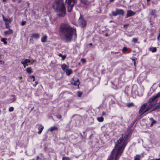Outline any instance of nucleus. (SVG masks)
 <instances>
[{
    "label": "nucleus",
    "instance_id": "nucleus-1",
    "mask_svg": "<svg viewBox=\"0 0 160 160\" xmlns=\"http://www.w3.org/2000/svg\"><path fill=\"white\" fill-rule=\"evenodd\" d=\"M119 140L117 141V143L115 144V148L112 151V155L108 160H113L114 157L115 158L117 157V160H118L122 151L124 149L128 142V135H126L123 137L122 135Z\"/></svg>",
    "mask_w": 160,
    "mask_h": 160
},
{
    "label": "nucleus",
    "instance_id": "nucleus-2",
    "mask_svg": "<svg viewBox=\"0 0 160 160\" xmlns=\"http://www.w3.org/2000/svg\"><path fill=\"white\" fill-rule=\"evenodd\" d=\"M59 32L62 35L67 42H70L74 33L76 35V29L72 27L68 23H62L60 26Z\"/></svg>",
    "mask_w": 160,
    "mask_h": 160
},
{
    "label": "nucleus",
    "instance_id": "nucleus-3",
    "mask_svg": "<svg viewBox=\"0 0 160 160\" xmlns=\"http://www.w3.org/2000/svg\"><path fill=\"white\" fill-rule=\"evenodd\" d=\"M53 7L59 17H64L66 14V8L63 0H55L53 4Z\"/></svg>",
    "mask_w": 160,
    "mask_h": 160
},
{
    "label": "nucleus",
    "instance_id": "nucleus-4",
    "mask_svg": "<svg viewBox=\"0 0 160 160\" xmlns=\"http://www.w3.org/2000/svg\"><path fill=\"white\" fill-rule=\"evenodd\" d=\"M160 97V92L158 93L156 95L152 96L150 98L148 101V103H149V105L146 108V109L143 112L142 114V115L143 113L149 110L152 108H154L157 102L155 101V99L158 98Z\"/></svg>",
    "mask_w": 160,
    "mask_h": 160
},
{
    "label": "nucleus",
    "instance_id": "nucleus-5",
    "mask_svg": "<svg viewBox=\"0 0 160 160\" xmlns=\"http://www.w3.org/2000/svg\"><path fill=\"white\" fill-rule=\"evenodd\" d=\"M77 0H66L65 3L67 6L68 11L71 12L74 5L77 2Z\"/></svg>",
    "mask_w": 160,
    "mask_h": 160
},
{
    "label": "nucleus",
    "instance_id": "nucleus-6",
    "mask_svg": "<svg viewBox=\"0 0 160 160\" xmlns=\"http://www.w3.org/2000/svg\"><path fill=\"white\" fill-rule=\"evenodd\" d=\"M83 17L82 15L81 14L80 15L78 22L80 26L83 28L86 27L87 22L86 21L83 19Z\"/></svg>",
    "mask_w": 160,
    "mask_h": 160
},
{
    "label": "nucleus",
    "instance_id": "nucleus-7",
    "mask_svg": "<svg viewBox=\"0 0 160 160\" xmlns=\"http://www.w3.org/2000/svg\"><path fill=\"white\" fill-rule=\"evenodd\" d=\"M124 13V11L122 9H119L118 8L116 9L115 12H112V14L113 16H115L118 15H123Z\"/></svg>",
    "mask_w": 160,
    "mask_h": 160
},
{
    "label": "nucleus",
    "instance_id": "nucleus-8",
    "mask_svg": "<svg viewBox=\"0 0 160 160\" xmlns=\"http://www.w3.org/2000/svg\"><path fill=\"white\" fill-rule=\"evenodd\" d=\"M149 14L150 15L152 16L154 18H156L157 17V15H156V11L155 10H151Z\"/></svg>",
    "mask_w": 160,
    "mask_h": 160
},
{
    "label": "nucleus",
    "instance_id": "nucleus-9",
    "mask_svg": "<svg viewBox=\"0 0 160 160\" xmlns=\"http://www.w3.org/2000/svg\"><path fill=\"white\" fill-rule=\"evenodd\" d=\"M136 13V12H133L131 10H128V11L126 17L127 18H128L134 15Z\"/></svg>",
    "mask_w": 160,
    "mask_h": 160
},
{
    "label": "nucleus",
    "instance_id": "nucleus-10",
    "mask_svg": "<svg viewBox=\"0 0 160 160\" xmlns=\"http://www.w3.org/2000/svg\"><path fill=\"white\" fill-rule=\"evenodd\" d=\"M147 103H145L142 106L139 111V113H141L143 112V110L147 106Z\"/></svg>",
    "mask_w": 160,
    "mask_h": 160
},
{
    "label": "nucleus",
    "instance_id": "nucleus-11",
    "mask_svg": "<svg viewBox=\"0 0 160 160\" xmlns=\"http://www.w3.org/2000/svg\"><path fill=\"white\" fill-rule=\"evenodd\" d=\"M32 36L34 38L37 39L39 38L40 35L38 33H33L32 34Z\"/></svg>",
    "mask_w": 160,
    "mask_h": 160
},
{
    "label": "nucleus",
    "instance_id": "nucleus-12",
    "mask_svg": "<svg viewBox=\"0 0 160 160\" xmlns=\"http://www.w3.org/2000/svg\"><path fill=\"white\" fill-rule=\"evenodd\" d=\"M13 31L12 30L9 29L8 30L4 32V34L5 35H10L13 33Z\"/></svg>",
    "mask_w": 160,
    "mask_h": 160
},
{
    "label": "nucleus",
    "instance_id": "nucleus-13",
    "mask_svg": "<svg viewBox=\"0 0 160 160\" xmlns=\"http://www.w3.org/2000/svg\"><path fill=\"white\" fill-rule=\"evenodd\" d=\"M2 17L3 20L5 22V23H11V21L10 19H5L4 18V16H3Z\"/></svg>",
    "mask_w": 160,
    "mask_h": 160
},
{
    "label": "nucleus",
    "instance_id": "nucleus-14",
    "mask_svg": "<svg viewBox=\"0 0 160 160\" xmlns=\"http://www.w3.org/2000/svg\"><path fill=\"white\" fill-rule=\"evenodd\" d=\"M50 132H52L53 131L57 130H58V128L55 126H52L50 128Z\"/></svg>",
    "mask_w": 160,
    "mask_h": 160
},
{
    "label": "nucleus",
    "instance_id": "nucleus-15",
    "mask_svg": "<svg viewBox=\"0 0 160 160\" xmlns=\"http://www.w3.org/2000/svg\"><path fill=\"white\" fill-rule=\"evenodd\" d=\"M149 50L152 52H155L157 50V48L156 47H151L149 48Z\"/></svg>",
    "mask_w": 160,
    "mask_h": 160
},
{
    "label": "nucleus",
    "instance_id": "nucleus-16",
    "mask_svg": "<svg viewBox=\"0 0 160 160\" xmlns=\"http://www.w3.org/2000/svg\"><path fill=\"white\" fill-rule=\"evenodd\" d=\"M43 127L42 126V125H41L38 128V130H39L38 132V133L39 134H40L42 131L43 129Z\"/></svg>",
    "mask_w": 160,
    "mask_h": 160
},
{
    "label": "nucleus",
    "instance_id": "nucleus-17",
    "mask_svg": "<svg viewBox=\"0 0 160 160\" xmlns=\"http://www.w3.org/2000/svg\"><path fill=\"white\" fill-rule=\"evenodd\" d=\"M26 70L27 72L29 74L33 72L32 69L31 67H28L27 68Z\"/></svg>",
    "mask_w": 160,
    "mask_h": 160
},
{
    "label": "nucleus",
    "instance_id": "nucleus-18",
    "mask_svg": "<svg viewBox=\"0 0 160 160\" xmlns=\"http://www.w3.org/2000/svg\"><path fill=\"white\" fill-rule=\"evenodd\" d=\"M150 119L152 121V123L150 125V127H152L154 124L156 123L157 122L155 120L153 119L152 118H150Z\"/></svg>",
    "mask_w": 160,
    "mask_h": 160
},
{
    "label": "nucleus",
    "instance_id": "nucleus-19",
    "mask_svg": "<svg viewBox=\"0 0 160 160\" xmlns=\"http://www.w3.org/2000/svg\"><path fill=\"white\" fill-rule=\"evenodd\" d=\"M72 73V70L71 69H68L66 70V74L68 75H69Z\"/></svg>",
    "mask_w": 160,
    "mask_h": 160
},
{
    "label": "nucleus",
    "instance_id": "nucleus-20",
    "mask_svg": "<svg viewBox=\"0 0 160 160\" xmlns=\"http://www.w3.org/2000/svg\"><path fill=\"white\" fill-rule=\"evenodd\" d=\"M30 61L28 59H26L24 61H22L21 63L22 64H27L28 63H29Z\"/></svg>",
    "mask_w": 160,
    "mask_h": 160
},
{
    "label": "nucleus",
    "instance_id": "nucleus-21",
    "mask_svg": "<svg viewBox=\"0 0 160 160\" xmlns=\"http://www.w3.org/2000/svg\"><path fill=\"white\" fill-rule=\"evenodd\" d=\"M47 37L46 35L44 36L41 39V41L42 42H45L46 41Z\"/></svg>",
    "mask_w": 160,
    "mask_h": 160
},
{
    "label": "nucleus",
    "instance_id": "nucleus-22",
    "mask_svg": "<svg viewBox=\"0 0 160 160\" xmlns=\"http://www.w3.org/2000/svg\"><path fill=\"white\" fill-rule=\"evenodd\" d=\"M82 3L86 5H88L89 4V2L87 0H81Z\"/></svg>",
    "mask_w": 160,
    "mask_h": 160
},
{
    "label": "nucleus",
    "instance_id": "nucleus-23",
    "mask_svg": "<svg viewBox=\"0 0 160 160\" xmlns=\"http://www.w3.org/2000/svg\"><path fill=\"white\" fill-rule=\"evenodd\" d=\"M97 120L99 122H102L103 121L104 118L102 117H98L97 118Z\"/></svg>",
    "mask_w": 160,
    "mask_h": 160
},
{
    "label": "nucleus",
    "instance_id": "nucleus-24",
    "mask_svg": "<svg viewBox=\"0 0 160 160\" xmlns=\"http://www.w3.org/2000/svg\"><path fill=\"white\" fill-rule=\"evenodd\" d=\"M67 66L66 64H63L62 65L61 68L62 69L64 70L67 68Z\"/></svg>",
    "mask_w": 160,
    "mask_h": 160
},
{
    "label": "nucleus",
    "instance_id": "nucleus-25",
    "mask_svg": "<svg viewBox=\"0 0 160 160\" xmlns=\"http://www.w3.org/2000/svg\"><path fill=\"white\" fill-rule=\"evenodd\" d=\"M140 155H136L134 157V160H140Z\"/></svg>",
    "mask_w": 160,
    "mask_h": 160
},
{
    "label": "nucleus",
    "instance_id": "nucleus-26",
    "mask_svg": "<svg viewBox=\"0 0 160 160\" xmlns=\"http://www.w3.org/2000/svg\"><path fill=\"white\" fill-rule=\"evenodd\" d=\"M79 84V80H77L76 81H75L73 85L74 86H78Z\"/></svg>",
    "mask_w": 160,
    "mask_h": 160
},
{
    "label": "nucleus",
    "instance_id": "nucleus-27",
    "mask_svg": "<svg viewBox=\"0 0 160 160\" xmlns=\"http://www.w3.org/2000/svg\"><path fill=\"white\" fill-rule=\"evenodd\" d=\"M58 56L59 57H61L62 58V60H64L66 56L64 55H63L61 53H60L59 54Z\"/></svg>",
    "mask_w": 160,
    "mask_h": 160
},
{
    "label": "nucleus",
    "instance_id": "nucleus-28",
    "mask_svg": "<svg viewBox=\"0 0 160 160\" xmlns=\"http://www.w3.org/2000/svg\"><path fill=\"white\" fill-rule=\"evenodd\" d=\"M6 39L4 38H2L1 39V41L2 42H3L4 44H7V42L6 41Z\"/></svg>",
    "mask_w": 160,
    "mask_h": 160
},
{
    "label": "nucleus",
    "instance_id": "nucleus-29",
    "mask_svg": "<svg viewBox=\"0 0 160 160\" xmlns=\"http://www.w3.org/2000/svg\"><path fill=\"white\" fill-rule=\"evenodd\" d=\"M134 106V104L132 102L129 103L127 105V106L128 108H130Z\"/></svg>",
    "mask_w": 160,
    "mask_h": 160
},
{
    "label": "nucleus",
    "instance_id": "nucleus-30",
    "mask_svg": "<svg viewBox=\"0 0 160 160\" xmlns=\"http://www.w3.org/2000/svg\"><path fill=\"white\" fill-rule=\"evenodd\" d=\"M62 160H70L69 157H63Z\"/></svg>",
    "mask_w": 160,
    "mask_h": 160
},
{
    "label": "nucleus",
    "instance_id": "nucleus-31",
    "mask_svg": "<svg viewBox=\"0 0 160 160\" xmlns=\"http://www.w3.org/2000/svg\"><path fill=\"white\" fill-rule=\"evenodd\" d=\"M138 39L136 38H133L132 39V42H136L138 41Z\"/></svg>",
    "mask_w": 160,
    "mask_h": 160
},
{
    "label": "nucleus",
    "instance_id": "nucleus-32",
    "mask_svg": "<svg viewBox=\"0 0 160 160\" xmlns=\"http://www.w3.org/2000/svg\"><path fill=\"white\" fill-rule=\"evenodd\" d=\"M14 110V108L12 107H11L9 108V111L10 112H12Z\"/></svg>",
    "mask_w": 160,
    "mask_h": 160
},
{
    "label": "nucleus",
    "instance_id": "nucleus-33",
    "mask_svg": "<svg viewBox=\"0 0 160 160\" xmlns=\"http://www.w3.org/2000/svg\"><path fill=\"white\" fill-rule=\"evenodd\" d=\"M78 96L79 97H81V96L82 95V92H78Z\"/></svg>",
    "mask_w": 160,
    "mask_h": 160
},
{
    "label": "nucleus",
    "instance_id": "nucleus-34",
    "mask_svg": "<svg viewBox=\"0 0 160 160\" xmlns=\"http://www.w3.org/2000/svg\"><path fill=\"white\" fill-rule=\"evenodd\" d=\"M81 61L83 63H84L86 62V60L85 59L82 58L81 59Z\"/></svg>",
    "mask_w": 160,
    "mask_h": 160
},
{
    "label": "nucleus",
    "instance_id": "nucleus-35",
    "mask_svg": "<svg viewBox=\"0 0 160 160\" xmlns=\"http://www.w3.org/2000/svg\"><path fill=\"white\" fill-rule=\"evenodd\" d=\"M30 78H33V81H35V77L34 76H33V75L30 76Z\"/></svg>",
    "mask_w": 160,
    "mask_h": 160
},
{
    "label": "nucleus",
    "instance_id": "nucleus-36",
    "mask_svg": "<svg viewBox=\"0 0 160 160\" xmlns=\"http://www.w3.org/2000/svg\"><path fill=\"white\" fill-rule=\"evenodd\" d=\"M129 25V24H124V25L123 27L124 28L127 29V27Z\"/></svg>",
    "mask_w": 160,
    "mask_h": 160
},
{
    "label": "nucleus",
    "instance_id": "nucleus-37",
    "mask_svg": "<svg viewBox=\"0 0 160 160\" xmlns=\"http://www.w3.org/2000/svg\"><path fill=\"white\" fill-rule=\"evenodd\" d=\"M128 48L126 47H124L122 49V50L124 51H126L127 50Z\"/></svg>",
    "mask_w": 160,
    "mask_h": 160
},
{
    "label": "nucleus",
    "instance_id": "nucleus-38",
    "mask_svg": "<svg viewBox=\"0 0 160 160\" xmlns=\"http://www.w3.org/2000/svg\"><path fill=\"white\" fill-rule=\"evenodd\" d=\"M26 22V21H22L21 23V25L22 26H23L25 24Z\"/></svg>",
    "mask_w": 160,
    "mask_h": 160
},
{
    "label": "nucleus",
    "instance_id": "nucleus-39",
    "mask_svg": "<svg viewBox=\"0 0 160 160\" xmlns=\"http://www.w3.org/2000/svg\"><path fill=\"white\" fill-rule=\"evenodd\" d=\"M9 23H5V24H6V28H9Z\"/></svg>",
    "mask_w": 160,
    "mask_h": 160
},
{
    "label": "nucleus",
    "instance_id": "nucleus-40",
    "mask_svg": "<svg viewBox=\"0 0 160 160\" xmlns=\"http://www.w3.org/2000/svg\"><path fill=\"white\" fill-rule=\"evenodd\" d=\"M16 101V98L15 97H14L12 99V102H14Z\"/></svg>",
    "mask_w": 160,
    "mask_h": 160
},
{
    "label": "nucleus",
    "instance_id": "nucleus-41",
    "mask_svg": "<svg viewBox=\"0 0 160 160\" xmlns=\"http://www.w3.org/2000/svg\"><path fill=\"white\" fill-rule=\"evenodd\" d=\"M106 113L104 112H103L102 113V116H104V115H106Z\"/></svg>",
    "mask_w": 160,
    "mask_h": 160
},
{
    "label": "nucleus",
    "instance_id": "nucleus-42",
    "mask_svg": "<svg viewBox=\"0 0 160 160\" xmlns=\"http://www.w3.org/2000/svg\"><path fill=\"white\" fill-rule=\"evenodd\" d=\"M23 65L24 67L25 68L27 66H28V65L27 64H23Z\"/></svg>",
    "mask_w": 160,
    "mask_h": 160
},
{
    "label": "nucleus",
    "instance_id": "nucleus-43",
    "mask_svg": "<svg viewBox=\"0 0 160 160\" xmlns=\"http://www.w3.org/2000/svg\"><path fill=\"white\" fill-rule=\"evenodd\" d=\"M3 63H4V62H3L2 61L0 60V64H2Z\"/></svg>",
    "mask_w": 160,
    "mask_h": 160
},
{
    "label": "nucleus",
    "instance_id": "nucleus-44",
    "mask_svg": "<svg viewBox=\"0 0 160 160\" xmlns=\"http://www.w3.org/2000/svg\"><path fill=\"white\" fill-rule=\"evenodd\" d=\"M160 37H159V36H158V38H157V39H158V41H159L160 40Z\"/></svg>",
    "mask_w": 160,
    "mask_h": 160
},
{
    "label": "nucleus",
    "instance_id": "nucleus-45",
    "mask_svg": "<svg viewBox=\"0 0 160 160\" xmlns=\"http://www.w3.org/2000/svg\"><path fill=\"white\" fill-rule=\"evenodd\" d=\"M132 60L134 62V66H135V60L134 59H132Z\"/></svg>",
    "mask_w": 160,
    "mask_h": 160
},
{
    "label": "nucleus",
    "instance_id": "nucleus-46",
    "mask_svg": "<svg viewBox=\"0 0 160 160\" xmlns=\"http://www.w3.org/2000/svg\"><path fill=\"white\" fill-rule=\"evenodd\" d=\"M22 2V0H19L18 1V3H20L21 2Z\"/></svg>",
    "mask_w": 160,
    "mask_h": 160
},
{
    "label": "nucleus",
    "instance_id": "nucleus-47",
    "mask_svg": "<svg viewBox=\"0 0 160 160\" xmlns=\"http://www.w3.org/2000/svg\"><path fill=\"white\" fill-rule=\"evenodd\" d=\"M105 36H108V34L106 33V34H105Z\"/></svg>",
    "mask_w": 160,
    "mask_h": 160
},
{
    "label": "nucleus",
    "instance_id": "nucleus-48",
    "mask_svg": "<svg viewBox=\"0 0 160 160\" xmlns=\"http://www.w3.org/2000/svg\"><path fill=\"white\" fill-rule=\"evenodd\" d=\"M39 156H38V157H37V160H38V159H39Z\"/></svg>",
    "mask_w": 160,
    "mask_h": 160
},
{
    "label": "nucleus",
    "instance_id": "nucleus-49",
    "mask_svg": "<svg viewBox=\"0 0 160 160\" xmlns=\"http://www.w3.org/2000/svg\"><path fill=\"white\" fill-rule=\"evenodd\" d=\"M19 78V79H22V77H21H21H20Z\"/></svg>",
    "mask_w": 160,
    "mask_h": 160
},
{
    "label": "nucleus",
    "instance_id": "nucleus-50",
    "mask_svg": "<svg viewBox=\"0 0 160 160\" xmlns=\"http://www.w3.org/2000/svg\"><path fill=\"white\" fill-rule=\"evenodd\" d=\"M92 43H90L89 44V45H90V46H92Z\"/></svg>",
    "mask_w": 160,
    "mask_h": 160
},
{
    "label": "nucleus",
    "instance_id": "nucleus-51",
    "mask_svg": "<svg viewBox=\"0 0 160 160\" xmlns=\"http://www.w3.org/2000/svg\"><path fill=\"white\" fill-rule=\"evenodd\" d=\"M158 36H159V37H160V30H159V34L158 35Z\"/></svg>",
    "mask_w": 160,
    "mask_h": 160
},
{
    "label": "nucleus",
    "instance_id": "nucleus-52",
    "mask_svg": "<svg viewBox=\"0 0 160 160\" xmlns=\"http://www.w3.org/2000/svg\"><path fill=\"white\" fill-rule=\"evenodd\" d=\"M61 116L60 115L59 116V118L61 119Z\"/></svg>",
    "mask_w": 160,
    "mask_h": 160
},
{
    "label": "nucleus",
    "instance_id": "nucleus-53",
    "mask_svg": "<svg viewBox=\"0 0 160 160\" xmlns=\"http://www.w3.org/2000/svg\"><path fill=\"white\" fill-rule=\"evenodd\" d=\"M155 160H160V158L158 159H157Z\"/></svg>",
    "mask_w": 160,
    "mask_h": 160
},
{
    "label": "nucleus",
    "instance_id": "nucleus-54",
    "mask_svg": "<svg viewBox=\"0 0 160 160\" xmlns=\"http://www.w3.org/2000/svg\"><path fill=\"white\" fill-rule=\"evenodd\" d=\"M117 156L116 158L115 159V160H117Z\"/></svg>",
    "mask_w": 160,
    "mask_h": 160
},
{
    "label": "nucleus",
    "instance_id": "nucleus-55",
    "mask_svg": "<svg viewBox=\"0 0 160 160\" xmlns=\"http://www.w3.org/2000/svg\"><path fill=\"white\" fill-rule=\"evenodd\" d=\"M151 0H147V2H149Z\"/></svg>",
    "mask_w": 160,
    "mask_h": 160
},
{
    "label": "nucleus",
    "instance_id": "nucleus-56",
    "mask_svg": "<svg viewBox=\"0 0 160 160\" xmlns=\"http://www.w3.org/2000/svg\"><path fill=\"white\" fill-rule=\"evenodd\" d=\"M121 119L122 120L123 119V118L122 117H121Z\"/></svg>",
    "mask_w": 160,
    "mask_h": 160
},
{
    "label": "nucleus",
    "instance_id": "nucleus-57",
    "mask_svg": "<svg viewBox=\"0 0 160 160\" xmlns=\"http://www.w3.org/2000/svg\"><path fill=\"white\" fill-rule=\"evenodd\" d=\"M35 83H36V85H37V84H38V82H35Z\"/></svg>",
    "mask_w": 160,
    "mask_h": 160
},
{
    "label": "nucleus",
    "instance_id": "nucleus-58",
    "mask_svg": "<svg viewBox=\"0 0 160 160\" xmlns=\"http://www.w3.org/2000/svg\"><path fill=\"white\" fill-rule=\"evenodd\" d=\"M12 1H15V0H12Z\"/></svg>",
    "mask_w": 160,
    "mask_h": 160
},
{
    "label": "nucleus",
    "instance_id": "nucleus-59",
    "mask_svg": "<svg viewBox=\"0 0 160 160\" xmlns=\"http://www.w3.org/2000/svg\"><path fill=\"white\" fill-rule=\"evenodd\" d=\"M144 41H145V42H146V40H144Z\"/></svg>",
    "mask_w": 160,
    "mask_h": 160
}]
</instances>
